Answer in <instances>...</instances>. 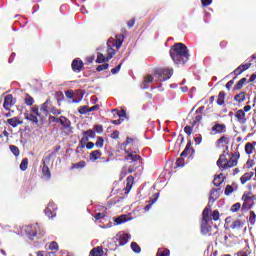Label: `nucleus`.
<instances>
[{
  "label": "nucleus",
  "mask_w": 256,
  "mask_h": 256,
  "mask_svg": "<svg viewBox=\"0 0 256 256\" xmlns=\"http://www.w3.org/2000/svg\"><path fill=\"white\" fill-rule=\"evenodd\" d=\"M169 54L175 65H185L190 59L188 47L181 42L175 43L170 48Z\"/></svg>",
  "instance_id": "1"
},
{
  "label": "nucleus",
  "mask_w": 256,
  "mask_h": 256,
  "mask_svg": "<svg viewBox=\"0 0 256 256\" xmlns=\"http://www.w3.org/2000/svg\"><path fill=\"white\" fill-rule=\"evenodd\" d=\"M174 70L169 68H158L155 70V76L159 81H167L173 76Z\"/></svg>",
  "instance_id": "2"
},
{
  "label": "nucleus",
  "mask_w": 256,
  "mask_h": 256,
  "mask_svg": "<svg viewBox=\"0 0 256 256\" xmlns=\"http://www.w3.org/2000/svg\"><path fill=\"white\" fill-rule=\"evenodd\" d=\"M256 199V195L253 192H246L242 195V208L243 209H252L254 206V200Z\"/></svg>",
  "instance_id": "3"
},
{
  "label": "nucleus",
  "mask_w": 256,
  "mask_h": 256,
  "mask_svg": "<svg viewBox=\"0 0 256 256\" xmlns=\"http://www.w3.org/2000/svg\"><path fill=\"white\" fill-rule=\"evenodd\" d=\"M129 239H131V235L120 232L116 237L113 238L114 245H116V247H123L128 243Z\"/></svg>",
  "instance_id": "4"
},
{
  "label": "nucleus",
  "mask_w": 256,
  "mask_h": 256,
  "mask_svg": "<svg viewBox=\"0 0 256 256\" xmlns=\"http://www.w3.org/2000/svg\"><path fill=\"white\" fill-rule=\"evenodd\" d=\"M58 206L54 202H48L47 207L44 210L46 217L52 219L57 216Z\"/></svg>",
  "instance_id": "5"
},
{
  "label": "nucleus",
  "mask_w": 256,
  "mask_h": 256,
  "mask_svg": "<svg viewBox=\"0 0 256 256\" xmlns=\"http://www.w3.org/2000/svg\"><path fill=\"white\" fill-rule=\"evenodd\" d=\"M57 123L62 125V130L65 135H70L72 133L71 121L68 118L61 116Z\"/></svg>",
  "instance_id": "6"
},
{
  "label": "nucleus",
  "mask_w": 256,
  "mask_h": 256,
  "mask_svg": "<svg viewBox=\"0 0 256 256\" xmlns=\"http://www.w3.org/2000/svg\"><path fill=\"white\" fill-rule=\"evenodd\" d=\"M84 62L79 58L72 60L71 68L74 73H81L84 69Z\"/></svg>",
  "instance_id": "7"
},
{
  "label": "nucleus",
  "mask_w": 256,
  "mask_h": 256,
  "mask_svg": "<svg viewBox=\"0 0 256 256\" xmlns=\"http://www.w3.org/2000/svg\"><path fill=\"white\" fill-rule=\"evenodd\" d=\"M16 101L13 98L12 94H7L4 98L3 107L5 110L10 111L11 108L15 105Z\"/></svg>",
  "instance_id": "8"
},
{
  "label": "nucleus",
  "mask_w": 256,
  "mask_h": 256,
  "mask_svg": "<svg viewBox=\"0 0 256 256\" xmlns=\"http://www.w3.org/2000/svg\"><path fill=\"white\" fill-rule=\"evenodd\" d=\"M250 66H251V63L241 64L238 68H235L231 74H234L235 75L234 79H237V77L240 74H243L245 71H247L250 68Z\"/></svg>",
  "instance_id": "9"
},
{
  "label": "nucleus",
  "mask_w": 256,
  "mask_h": 256,
  "mask_svg": "<svg viewBox=\"0 0 256 256\" xmlns=\"http://www.w3.org/2000/svg\"><path fill=\"white\" fill-rule=\"evenodd\" d=\"M109 40H111V46L116 47L117 49H119L123 45L124 35L119 34V35L116 36V40H114L113 38H110Z\"/></svg>",
  "instance_id": "10"
},
{
  "label": "nucleus",
  "mask_w": 256,
  "mask_h": 256,
  "mask_svg": "<svg viewBox=\"0 0 256 256\" xmlns=\"http://www.w3.org/2000/svg\"><path fill=\"white\" fill-rule=\"evenodd\" d=\"M236 121L244 125L247 123L246 113L244 110H238L235 112Z\"/></svg>",
  "instance_id": "11"
},
{
  "label": "nucleus",
  "mask_w": 256,
  "mask_h": 256,
  "mask_svg": "<svg viewBox=\"0 0 256 256\" xmlns=\"http://www.w3.org/2000/svg\"><path fill=\"white\" fill-rule=\"evenodd\" d=\"M220 197V189L213 188L210 192V198L208 199V205L214 204Z\"/></svg>",
  "instance_id": "12"
},
{
  "label": "nucleus",
  "mask_w": 256,
  "mask_h": 256,
  "mask_svg": "<svg viewBox=\"0 0 256 256\" xmlns=\"http://www.w3.org/2000/svg\"><path fill=\"white\" fill-rule=\"evenodd\" d=\"M6 123L12 126L13 128H17L19 125L23 124V120H21L20 117L8 118Z\"/></svg>",
  "instance_id": "13"
},
{
  "label": "nucleus",
  "mask_w": 256,
  "mask_h": 256,
  "mask_svg": "<svg viewBox=\"0 0 256 256\" xmlns=\"http://www.w3.org/2000/svg\"><path fill=\"white\" fill-rule=\"evenodd\" d=\"M226 130L227 126L225 124L216 123L214 126H212V132H215L216 134L225 133Z\"/></svg>",
  "instance_id": "14"
},
{
  "label": "nucleus",
  "mask_w": 256,
  "mask_h": 256,
  "mask_svg": "<svg viewBox=\"0 0 256 256\" xmlns=\"http://www.w3.org/2000/svg\"><path fill=\"white\" fill-rule=\"evenodd\" d=\"M237 165H238V160L231 158L230 160H228L224 164H222V166L220 168H222V170H227V169L235 167Z\"/></svg>",
  "instance_id": "15"
},
{
  "label": "nucleus",
  "mask_w": 256,
  "mask_h": 256,
  "mask_svg": "<svg viewBox=\"0 0 256 256\" xmlns=\"http://www.w3.org/2000/svg\"><path fill=\"white\" fill-rule=\"evenodd\" d=\"M116 52L114 50V46L112 45V39L107 42V57L108 59H112L115 56Z\"/></svg>",
  "instance_id": "16"
},
{
  "label": "nucleus",
  "mask_w": 256,
  "mask_h": 256,
  "mask_svg": "<svg viewBox=\"0 0 256 256\" xmlns=\"http://www.w3.org/2000/svg\"><path fill=\"white\" fill-rule=\"evenodd\" d=\"M225 99H226V93L225 91H221L220 93H218L217 95V99H216V104L220 107H224L225 106Z\"/></svg>",
  "instance_id": "17"
},
{
  "label": "nucleus",
  "mask_w": 256,
  "mask_h": 256,
  "mask_svg": "<svg viewBox=\"0 0 256 256\" xmlns=\"http://www.w3.org/2000/svg\"><path fill=\"white\" fill-rule=\"evenodd\" d=\"M26 234L28 238H30V240H33V238L37 236V227L36 226L26 227Z\"/></svg>",
  "instance_id": "18"
},
{
  "label": "nucleus",
  "mask_w": 256,
  "mask_h": 256,
  "mask_svg": "<svg viewBox=\"0 0 256 256\" xmlns=\"http://www.w3.org/2000/svg\"><path fill=\"white\" fill-rule=\"evenodd\" d=\"M212 227L209 225V221H202L201 223V233L207 235L211 233Z\"/></svg>",
  "instance_id": "19"
},
{
  "label": "nucleus",
  "mask_w": 256,
  "mask_h": 256,
  "mask_svg": "<svg viewBox=\"0 0 256 256\" xmlns=\"http://www.w3.org/2000/svg\"><path fill=\"white\" fill-rule=\"evenodd\" d=\"M254 175H255V173L252 171L244 173V175L240 178V183L242 185L248 183L254 177Z\"/></svg>",
  "instance_id": "20"
},
{
  "label": "nucleus",
  "mask_w": 256,
  "mask_h": 256,
  "mask_svg": "<svg viewBox=\"0 0 256 256\" xmlns=\"http://www.w3.org/2000/svg\"><path fill=\"white\" fill-rule=\"evenodd\" d=\"M211 204H207V207L202 212V221H211L210 218Z\"/></svg>",
  "instance_id": "21"
},
{
  "label": "nucleus",
  "mask_w": 256,
  "mask_h": 256,
  "mask_svg": "<svg viewBox=\"0 0 256 256\" xmlns=\"http://www.w3.org/2000/svg\"><path fill=\"white\" fill-rule=\"evenodd\" d=\"M126 160H131L132 162H137L139 160H141V156L137 155L136 152H129L128 150L126 151Z\"/></svg>",
  "instance_id": "22"
},
{
  "label": "nucleus",
  "mask_w": 256,
  "mask_h": 256,
  "mask_svg": "<svg viewBox=\"0 0 256 256\" xmlns=\"http://www.w3.org/2000/svg\"><path fill=\"white\" fill-rule=\"evenodd\" d=\"M89 256H104V250L102 246L94 247Z\"/></svg>",
  "instance_id": "23"
},
{
  "label": "nucleus",
  "mask_w": 256,
  "mask_h": 256,
  "mask_svg": "<svg viewBox=\"0 0 256 256\" xmlns=\"http://www.w3.org/2000/svg\"><path fill=\"white\" fill-rule=\"evenodd\" d=\"M191 141H189L187 144H186V147L184 149V151L182 153H180V157H188V155L192 153H194V149L191 148Z\"/></svg>",
  "instance_id": "24"
},
{
  "label": "nucleus",
  "mask_w": 256,
  "mask_h": 256,
  "mask_svg": "<svg viewBox=\"0 0 256 256\" xmlns=\"http://www.w3.org/2000/svg\"><path fill=\"white\" fill-rule=\"evenodd\" d=\"M89 136H86L85 134H83L81 140H80V145L78 147H76V153H79L80 149H85V146L87 144V142L89 141Z\"/></svg>",
  "instance_id": "25"
},
{
  "label": "nucleus",
  "mask_w": 256,
  "mask_h": 256,
  "mask_svg": "<svg viewBox=\"0 0 256 256\" xmlns=\"http://www.w3.org/2000/svg\"><path fill=\"white\" fill-rule=\"evenodd\" d=\"M244 225H245V221L235 220L232 222L230 227L232 230H240L244 227Z\"/></svg>",
  "instance_id": "26"
},
{
  "label": "nucleus",
  "mask_w": 256,
  "mask_h": 256,
  "mask_svg": "<svg viewBox=\"0 0 256 256\" xmlns=\"http://www.w3.org/2000/svg\"><path fill=\"white\" fill-rule=\"evenodd\" d=\"M237 189H238V186L235 183H233L232 185H226L224 190V195L229 196L231 193H233Z\"/></svg>",
  "instance_id": "27"
},
{
  "label": "nucleus",
  "mask_w": 256,
  "mask_h": 256,
  "mask_svg": "<svg viewBox=\"0 0 256 256\" xmlns=\"http://www.w3.org/2000/svg\"><path fill=\"white\" fill-rule=\"evenodd\" d=\"M42 174L46 177V179H51V171L46 162L43 163Z\"/></svg>",
  "instance_id": "28"
},
{
  "label": "nucleus",
  "mask_w": 256,
  "mask_h": 256,
  "mask_svg": "<svg viewBox=\"0 0 256 256\" xmlns=\"http://www.w3.org/2000/svg\"><path fill=\"white\" fill-rule=\"evenodd\" d=\"M111 59H108V57L106 56H104V54L103 53H98V55H97V60H96V63L97 64H103V63H106V62H109Z\"/></svg>",
  "instance_id": "29"
},
{
  "label": "nucleus",
  "mask_w": 256,
  "mask_h": 256,
  "mask_svg": "<svg viewBox=\"0 0 256 256\" xmlns=\"http://www.w3.org/2000/svg\"><path fill=\"white\" fill-rule=\"evenodd\" d=\"M133 183H134V177H133V176H129V177L127 178V185H126V187H125V191H126L125 193H126V194H128L129 191L132 190Z\"/></svg>",
  "instance_id": "30"
},
{
  "label": "nucleus",
  "mask_w": 256,
  "mask_h": 256,
  "mask_svg": "<svg viewBox=\"0 0 256 256\" xmlns=\"http://www.w3.org/2000/svg\"><path fill=\"white\" fill-rule=\"evenodd\" d=\"M228 145L229 144V138L227 136H221L217 141L216 145L220 147L221 145Z\"/></svg>",
  "instance_id": "31"
},
{
  "label": "nucleus",
  "mask_w": 256,
  "mask_h": 256,
  "mask_svg": "<svg viewBox=\"0 0 256 256\" xmlns=\"http://www.w3.org/2000/svg\"><path fill=\"white\" fill-rule=\"evenodd\" d=\"M246 81H247V78H246V77L241 78V79L239 80V82L235 84L234 90L243 89V87H244Z\"/></svg>",
  "instance_id": "32"
},
{
  "label": "nucleus",
  "mask_w": 256,
  "mask_h": 256,
  "mask_svg": "<svg viewBox=\"0 0 256 256\" xmlns=\"http://www.w3.org/2000/svg\"><path fill=\"white\" fill-rule=\"evenodd\" d=\"M227 161H228V159H227L226 155L221 154L220 158H218L216 164L220 168L222 165H225Z\"/></svg>",
  "instance_id": "33"
},
{
  "label": "nucleus",
  "mask_w": 256,
  "mask_h": 256,
  "mask_svg": "<svg viewBox=\"0 0 256 256\" xmlns=\"http://www.w3.org/2000/svg\"><path fill=\"white\" fill-rule=\"evenodd\" d=\"M101 157V151L96 150L90 153V160L97 161Z\"/></svg>",
  "instance_id": "34"
},
{
  "label": "nucleus",
  "mask_w": 256,
  "mask_h": 256,
  "mask_svg": "<svg viewBox=\"0 0 256 256\" xmlns=\"http://www.w3.org/2000/svg\"><path fill=\"white\" fill-rule=\"evenodd\" d=\"M86 167V161L81 160L78 163L72 164V169H84Z\"/></svg>",
  "instance_id": "35"
},
{
  "label": "nucleus",
  "mask_w": 256,
  "mask_h": 256,
  "mask_svg": "<svg viewBox=\"0 0 256 256\" xmlns=\"http://www.w3.org/2000/svg\"><path fill=\"white\" fill-rule=\"evenodd\" d=\"M156 256H170V250L167 248H159Z\"/></svg>",
  "instance_id": "36"
},
{
  "label": "nucleus",
  "mask_w": 256,
  "mask_h": 256,
  "mask_svg": "<svg viewBox=\"0 0 256 256\" xmlns=\"http://www.w3.org/2000/svg\"><path fill=\"white\" fill-rule=\"evenodd\" d=\"M28 165H29L28 158H24L22 160V162H20L19 168H20V170H22L24 172V171H27Z\"/></svg>",
  "instance_id": "37"
},
{
  "label": "nucleus",
  "mask_w": 256,
  "mask_h": 256,
  "mask_svg": "<svg viewBox=\"0 0 256 256\" xmlns=\"http://www.w3.org/2000/svg\"><path fill=\"white\" fill-rule=\"evenodd\" d=\"M246 99V93L242 92L234 96V100L238 103L244 102Z\"/></svg>",
  "instance_id": "38"
},
{
  "label": "nucleus",
  "mask_w": 256,
  "mask_h": 256,
  "mask_svg": "<svg viewBox=\"0 0 256 256\" xmlns=\"http://www.w3.org/2000/svg\"><path fill=\"white\" fill-rule=\"evenodd\" d=\"M38 116L37 115H34V114H26V120L27 121H30L32 123H35V124H38L39 120L37 118Z\"/></svg>",
  "instance_id": "39"
},
{
  "label": "nucleus",
  "mask_w": 256,
  "mask_h": 256,
  "mask_svg": "<svg viewBox=\"0 0 256 256\" xmlns=\"http://www.w3.org/2000/svg\"><path fill=\"white\" fill-rule=\"evenodd\" d=\"M9 149H10V152H12L15 157H19L20 156V149H19L18 146L9 145Z\"/></svg>",
  "instance_id": "40"
},
{
  "label": "nucleus",
  "mask_w": 256,
  "mask_h": 256,
  "mask_svg": "<svg viewBox=\"0 0 256 256\" xmlns=\"http://www.w3.org/2000/svg\"><path fill=\"white\" fill-rule=\"evenodd\" d=\"M244 150H245L246 155H251V154H253V151L255 150V148L250 143H247V144H245Z\"/></svg>",
  "instance_id": "41"
},
{
  "label": "nucleus",
  "mask_w": 256,
  "mask_h": 256,
  "mask_svg": "<svg viewBox=\"0 0 256 256\" xmlns=\"http://www.w3.org/2000/svg\"><path fill=\"white\" fill-rule=\"evenodd\" d=\"M24 103L28 106L31 107L34 104V99L29 95L26 94L25 98H24Z\"/></svg>",
  "instance_id": "42"
},
{
  "label": "nucleus",
  "mask_w": 256,
  "mask_h": 256,
  "mask_svg": "<svg viewBox=\"0 0 256 256\" xmlns=\"http://www.w3.org/2000/svg\"><path fill=\"white\" fill-rule=\"evenodd\" d=\"M48 250L50 251H59V245L56 241H52L50 244H48Z\"/></svg>",
  "instance_id": "43"
},
{
  "label": "nucleus",
  "mask_w": 256,
  "mask_h": 256,
  "mask_svg": "<svg viewBox=\"0 0 256 256\" xmlns=\"http://www.w3.org/2000/svg\"><path fill=\"white\" fill-rule=\"evenodd\" d=\"M51 104V100L47 99L46 102H44L41 106V111L44 113H48L49 112V105Z\"/></svg>",
  "instance_id": "44"
},
{
  "label": "nucleus",
  "mask_w": 256,
  "mask_h": 256,
  "mask_svg": "<svg viewBox=\"0 0 256 256\" xmlns=\"http://www.w3.org/2000/svg\"><path fill=\"white\" fill-rule=\"evenodd\" d=\"M114 222L117 225H122L123 223L127 222V217H126V215H121V216L117 217L116 220H114Z\"/></svg>",
  "instance_id": "45"
},
{
  "label": "nucleus",
  "mask_w": 256,
  "mask_h": 256,
  "mask_svg": "<svg viewBox=\"0 0 256 256\" xmlns=\"http://www.w3.org/2000/svg\"><path fill=\"white\" fill-rule=\"evenodd\" d=\"M131 250L134 251L136 254H139L142 251L141 247L136 242L131 243Z\"/></svg>",
  "instance_id": "46"
},
{
  "label": "nucleus",
  "mask_w": 256,
  "mask_h": 256,
  "mask_svg": "<svg viewBox=\"0 0 256 256\" xmlns=\"http://www.w3.org/2000/svg\"><path fill=\"white\" fill-rule=\"evenodd\" d=\"M78 112L80 113V115H86V114L90 113L89 107L88 106H80L78 109Z\"/></svg>",
  "instance_id": "47"
},
{
  "label": "nucleus",
  "mask_w": 256,
  "mask_h": 256,
  "mask_svg": "<svg viewBox=\"0 0 256 256\" xmlns=\"http://www.w3.org/2000/svg\"><path fill=\"white\" fill-rule=\"evenodd\" d=\"M108 68H109V64H108V63H104V64H102V65H99V66L96 68V71H97L98 73H100V72L106 71Z\"/></svg>",
  "instance_id": "48"
},
{
  "label": "nucleus",
  "mask_w": 256,
  "mask_h": 256,
  "mask_svg": "<svg viewBox=\"0 0 256 256\" xmlns=\"http://www.w3.org/2000/svg\"><path fill=\"white\" fill-rule=\"evenodd\" d=\"M249 222L251 225H255V223H256V213L254 211L250 212Z\"/></svg>",
  "instance_id": "49"
},
{
  "label": "nucleus",
  "mask_w": 256,
  "mask_h": 256,
  "mask_svg": "<svg viewBox=\"0 0 256 256\" xmlns=\"http://www.w3.org/2000/svg\"><path fill=\"white\" fill-rule=\"evenodd\" d=\"M96 147L101 149L104 147V138L99 136L96 142Z\"/></svg>",
  "instance_id": "50"
},
{
  "label": "nucleus",
  "mask_w": 256,
  "mask_h": 256,
  "mask_svg": "<svg viewBox=\"0 0 256 256\" xmlns=\"http://www.w3.org/2000/svg\"><path fill=\"white\" fill-rule=\"evenodd\" d=\"M240 207H241L240 202H236L235 204H233V205L231 206V212H232V213L238 212L239 209H240Z\"/></svg>",
  "instance_id": "51"
},
{
  "label": "nucleus",
  "mask_w": 256,
  "mask_h": 256,
  "mask_svg": "<svg viewBox=\"0 0 256 256\" xmlns=\"http://www.w3.org/2000/svg\"><path fill=\"white\" fill-rule=\"evenodd\" d=\"M83 135L88 136L89 138L95 137V131L93 129H89L83 132Z\"/></svg>",
  "instance_id": "52"
},
{
  "label": "nucleus",
  "mask_w": 256,
  "mask_h": 256,
  "mask_svg": "<svg viewBox=\"0 0 256 256\" xmlns=\"http://www.w3.org/2000/svg\"><path fill=\"white\" fill-rule=\"evenodd\" d=\"M222 183H223V180H221L220 176H217L213 180V184H214L215 187H219Z\"/></svg>",
  "instance_id": "53"
},
{
  "label": "nucleus",
  "mask_w": 256,
  "mask_h": 256,
  "mask_svg": "<svg viewBox=\"0 0 256 256\" xmlns=\"http://www.w3.org/2000/svg\"><path fill=\"white\" fill-rule=\"evenodd\" d=\"M31 112H32V114H33L34 116H38V117L41 116V113L39 112L38 106L32 107V108H31Z\"/></svg>",
  "instance_id": "54"
},
{
  "label": "nucleus",
  "mask_w": 256,
  "mask_h": 256,
  "mask_svg": "<svg viewBox=\"0 0 256 256\" xmlns=\"http://www.w3.org/2000/svg\"><path fill=\"white\" fill-rule=\"evenodd\" d=\"M106 217V214L104 212H98L96 213V215H94V219H96V221H99L100 219H103Z\"/></svg>",
  "instance_id": "55"
},
{
  "label": "nucleus",
  "mask_w": 256,
  "mask_h": 256,
  "mask_svg": "<svg viewBox=\"0 0 256 256\" xmlns=\"http://www.w3.org/2000/svg\"><path fill=\"white\" fill-rule=\"evenodd\" d=\"M112 112H117V116L120 117V118L126 117V111L125 110L118 111V110L114 109V110H112Z\"/></svg>",
  "instance_id": "56"
},
{
  "label": "nucleus",
  "mask_w": 256,
  "mask_h": 256,
  "mask_svg": "<svg viewBox=\"0 0 256 256\" xmlns=\"http://www.w3.org/2000/svg\"><path fill=\"white\" fill-rule=\"evenodd\" d=\"M184 132L188 135L191 136L192 132H193V126H185L184 127Z\"/></svg>",
  "instance_id": "57"
},
{
  "label": "nucleus",
  "mask_w": 256,
  "mask_h": 256,
  "mask_svg": "<svg viewBox=\"0 0 256 256\" xmlns=\"http://www.w3.org/2000/svg\"><path fill=\"white\" fill-rule=\"evenodd\" d=\"M122 65H123V62H121L116 68H112L111 73L117 74L119 71H121Z\"/></svg>",
  "instance_id": "58"
},
{
  "label": "nucleus",
  "mask_w": 256,
  "mask_h": 256,
  "mask_svg": "<svg viewBox=\"0 0 256 256\" xmlns=\"http://www.w3.org/2000/svg\"><path fill=\"white\" fill-rule=\"evenodd\" d=\"M219 216H220V214H219V211H218V210H214V211L212 212V219H213L214 221H218V220H219Z\"/></svg>",
  "instance_id": "59"
},
{
  "label": "nucleus",
  "mask_w": 256,
  "mask_h": 256,
  "mask_svg": "<svg viewBox=\"0 0 256 256\" xmlns=\"http://www.w3.org/2000/svg\"><path fill=\"white\" fill-rule=\"evenodd\" d=\"M202 121V116L198 115L194 118V121L192 122L193 126H196L198 123H200Z\"/></svg>",
  "instance_id": "60"
},
{
  "label": "nucleus",
  "mask_w": 256,
  "mask_h": 256,
  "mask_svg": "<svg viewBox=\"0 0 256 256\" xmlns=\"http://www.w3.org/2000/svg\"><path fill=\"white\" fill-rule=\"evenodd\" d=\"M235 84V78L230 80L228 83L225 84V88L230 90L232 88V85Z\"/></svg>",
  "instance_id": "61"
},
{
  "label": "nucleus",
  "mask_w": 256,
  "mask_h": 256,
  "mask_svg": "<svg viewBox=\"0 0 256 256\" xmlns=\"http://www.w3.org/2000/svg\"><path fill=\"white\" fill-rule=\"evenodd\" d=\"M50 112H51L52 114L56 115V116L62 114L61 110H58L56 107H52V109L50 110Z\"/></svg>",
  "instance_id": "62"
},
{
  "label": "nucleus",
  "mask_w": 256,
  "mask_h": 256,
  "mask_svg": "<svg viewBox=\"0 0 256 256\" xmlns=\"http://www.w3.org/2000/svg\"><path fill=\"white\" fill-rule=\"evenodd\" d=\"M94 131H96L97 133L100 134V133L104 132V128L101 125H96V126H94Z\"/></svg>",
  "instance_id": "63"
},
{
  "label": "nucleus",
  "mask_w": 256,
  "mask_h": 256,
  "mask_svg": "<svg viewBox=\"0 0 256 256\" xmlns=\"http://www.w3.org/2000/svg\"><path fill=\"white\" fill-rule=\"evenodd\" d=\"M184 164H185V162H184V160L182 158H179V159L176 160V165L178 167H183Z\"/></svg>",
  "instance_id": "64"
}]
</instances>
